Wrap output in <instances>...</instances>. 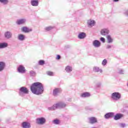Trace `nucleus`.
<instances>
[{
    "label": "nucleus",
    "mask_w": 128,
    "mask_h": 128,
    "mask_svg": "<svg viewBox=\"0 0 128 128\" xmlns=\"http://www.w3.org/2000/svg\"><path fill=\"white\" fill-rule=\"evenodd\" d=\"M30 90L34 94L40 96V94H42L44 88L42 84L40 82H36L31 85Z\"/></svg>",
    "instance_id": "nucleus-1"
},
{
    "label": "nucleus",
    "mask_w": 128,
    "mask_h": 128,
    "mask_svg": "<svg viewBox=\"0 0 128 128\" xmlns=\"http://www.w3.org/2000/svg\"><path fill=\"white\" fill-rule=\"evenodd\" d=\"M18 94L20 96H24V94H28V90L24 86H22L19 89Z\"/></svg>",
    "instance_id": "nucleus-2"
},
{
    "label": "nucleus",
    "mask_w": 128,
    "mask_h": 128,
    "mask_svg": "<svg viewBox=\"0 0 128 128\" xmlns=\"http://www.w3.org/2000/svg\"><path fill=\"white\" fill-rule=\"evenodd\" d=\"M111 98L113 100H120V99L122 98V94L118 92H114L112 94Z\"/></svg>",
    "instance_id": "nucleus-3"
},
{
    "label": "nucleus",
    "mask_w": 128,
    "mask_h": 128,
    "mask_svg": "<svg viewBox=\"0 0 128 128\" xmlns=\"http://www.w3.org/2000/svg\"><path fill=\"white\" fill-rule=\"evenodd\" d=\"M46 118L44 117H40L36 119V122L37 124L42 126V124H46Z\"/></svg>",
    "instance_id": "nucleus-4"
},
{
    "label": "nucleus",
    "mask_w": 128,
    "mask_h": 128,
    "mask_svg": "<svg viewBox=\"0 0 128 128\" xmlns=\"http://www.w3.org/2000/svg\"><path fill=\"white\" fill-rule=\"evenodd\" d=\"M92 46L95 48H98L102 46V43L98 40H94L92 42Z\"/></svg>",
    "instance_id": "nucleus-5"
},
{
    "label": "nucleus",
    "mask_w": 128,
    "mask_h": 128,
    "mask_svg": "<svg viewBox=\"0 0 128 128\" xmlns=\"http://www.w3.org/2000/svg\"><path fill=\"white\" fill-rule=\"evenodd\" d=\"M60 92H62V89L60 88H56L53 90L52 94L54 96H58V94H60Z\"/></svg>",
    "instance_id": "nucleus-6"
},
{
    "label": "nucleus",
    "mask_w": 128,
    "mask_h": 128,
    "mask_svg": "<svg viewBox=\"0 0 128 128\" xmlns=\"http://www.w3.org/2000/svg\"><path fill=\"white\" fill-rule=\"evenodd\" d=\"M26 22V18H21L18 20L16 21V24L18 26H21L22 24H24Z\"/></svg>",
    "instance_id": "nucleus-7"
},
{
    "label": "nucleus",
    "mask_w": 128,
    "mask_h": 128,
    "mask_svg": "<svg viewBox=\"0 0 128 128\" xmlns=\"http://www.w3.org/2000/svg\"><path fill=\"white\" fill-rule=\"evenodd\" d=\"M22 128H32V125L30 123L28 122H24L21 124Z\"/></svg>",
    "instance_id": "nucleus-8"
},
{
    "label": "nucleus",
    "mask_w": 128,
    "mask_h": 128,
    "mask_svg": "<svg viewBox=\"0 0 128 128\" xmlns=\"http://www.w3.org/2000/svg\"><path fill=\"white\" fill-rule=\"evenodd\" d=\"M87 24L88 28H92V26H94L96 24V21L92 19L88 20Z\"/></svg>",
    "instance_id": "nucleus-9"
},
{
    "label": "nucleus",
    "mask_w": 128,
    "mask_h": 128,
    "mask_svg": "<svg viewBox=\"0 0 128 128\" xmlns=\"http://www.w3.org/2000/svg\"><path fill=\"white\" fill-rule=\"evenodd\" d=\"M88 120L91 124H94L98 122V119L96 117H90L88 118Z\"/></svg>",
    "instance_id": "nucleus-10"
},
{
    "label": "nucleus",
    "mask_w": 128,
    "mask_h": 128,
    "mask_svg": "<svg viewBox=\"0 0 128 128\" xmlns=\"http://www.w3.org/2000/svg\"><path fill=\"white\" fill-rule=\"evenodd\" d=\"M114 116V114L112 112H110L106 114L104 118H106V120H108V118H112Z\"/></svg>",
    "instance_id": "nucleus-11"
},
{
    "label": "nucleus",
    "mask_w": 128,
    "mask_h": 128,
    "mask_svg": "<svg viewBox=\"0 0 128 128\" xmlns=\"http://www.w3.org/2000/svg\"><path fill=\"white\" fill-rule=\"evenodd\" d=\"M100 34L102 36H108L110 30L108 28L102 29L100 31Z\"/></svg>",
    "instance_id": "nucleus-12"
},
{
    "label": "nucleus",
    "mask_w": 128,
    "mask_h": 128,
    "mask_svg": "<svg viewBox=\"0 0 128 128\" xmlns=\"http://www.w3.org/2000/svg\"><path fill=\"white\" fill-rule=\"evenodd\" d=\"M4 38L8 40L12 38V34L10 32L7 31L4 33Z\"/></svg>",
    "instance_id": "nucleus-13"
},
{
    "label": "nucleus",
    "mask_w": 128,
    "mask_h": 128,
    "mask_svg": "<svg viewBox=\"0 0 128 128\" xmlns=\"http://www.w3.org/2000/svg\"><path fill=\"white\" fill-rule=\"evenodd\" d=\"M18 72L21 74H24L26 72V68L22 65H20L18 68Z\"/></svg>",
    "instance_id": "nucleus-14"
},
{
    "label": "nucleus",
    "mask_w": 128,
    "mask_h": 128,
    "mask_svg": "<svg viewBox=\"0 0 128 128\" xmlns=\"http://www.w3.org/2000/svg\"><path fill=\"white\" fill-rule=\"evenodd\" d=\"M86 34L84 32H80L78 36V38L80 40H84V38H86Z\"/></svg>",
    "instance_id": "nucleus-15"
},
{
    "label": "nucleus",
    "mask_w": 128,
    "mask_h": 128,
    "mask_svg": "<svg viewBox=\"0 0 128 128\" xmlns=\"http://www.w3.org/2000/svg\"><path fill=\"white\" fill-rule=\"evenodd\" d=\"M22 30L23 32H32V28H28L26 26H24L22 28Z\"/></svg>",
    "instance_id": "nucleus-16"
},
{
    "label": "nucleus",
    "mask_w": 128,
    "mask_h": 128,
    "mask_svg": "<svg viewBox=\"0 0 128 128\" xmlns=\"http://www.w3.org/2000/svg\"><path fill=\"white\" fill-rule=\"evenodd\" d=\"M38 0H31L30 4L32 6H38Z\"/></svg>",
    "instance_id": "nucleus-17"
},
{
    "label": "nucleus",
    "mask_w": 128,
    "mask_h": 128,
    "mask_svg": "<svg viewBox=\"0 0 128 128\" xmlns=\"http://www.w3.org/2000/svg\"><path fill=\"white\" fill-rule=\"evenodd\" d=\"M106 39L108 44H112V42H114V39L110 35H108L106 36Z\"/></svg>",
    "instance_id": "nucleus-18"
},
{
    "label": "nucleus",
    "mask_w": 128,
    "mask_h": 128,
    "mask_svg": "<svg viewBox=\"0 0 128 128\" xmlns=\"http://www.w3.org/2000/svg\"><path fill=\"white\" fill-rule=\"evenodd\" d=\"M65 70L66 72L70 74V72H72V67L70 66H66L65 68Z\"/></svg>",
    "instance_id": "nucleus-19"
},
{
    "label": "nucleus",
    "mask_w": 128,
    "mask_h": 128,
    "mask_svg": "<svg viewBox=\"0 0 128 128\" xmlns=\"http://www.w3.org/2000/svg\"><path fill=\"white\" fill-rule=\"evenodd\" d=\"M81 98H90V94L88 92H85L82 93L80 95Z\"/></svg>",
    "instance_id": "nucleus-20"
},
{
    "label": "nucleus",
    "mask_w": 128,
    "mask_h": 128,
    "mask_svg": "<svg viewBox=\"0 0 128 128\" xmlns=\"http://www.w3.org/2000/svg\"><path fill=\"white\" fill-rule=\"evenodd\" d=\"M122 118V114H117L114 116V120H120V118Z\"/></svg>",
    "instance_id": "nucleus-21"
},
{
    "label": "nucleus",
    "mask_w": 128,
    "mask_h": 128,
    "mask_svg": "<svg viewBox=\"0 0 128 128\" xmlns=\"http://www.w3.org/2000/svg\"><path fill=\"white\" fill-rule=\"evenodd\" d=\"M8 44L6 42H1L0 43V48H8Z\"/></svg>",
    "instance_id": "nucleus-22"
},
{
    "label": "nucleus",
    "mask_w": 128,
    "mask_h": 128,
    "mask_svg": "<svg viewBox=\"0 0 128 128\" xmlns=\"http://www.w3.org/2000/svg\"><path fill=\"white\" fill-rule=\"evenodd\" d=\"M93 70L95 72H102V70L100 69V68L98 66H95L93 68Z\"/></svg>",
    "instance_id": "nucleus-23"
},
{
    "label": "nucleus",
    "mask_w": 128,
    "mask_h": 128,
    "mask_svg": "<svg viewBox=\"0 0 128 128\" xmlns=\"http://www.w3.org/2000/svg\"><path fill=\"white\" fill-rule=\"evenodd\" d=\"M6 66V63L4 62H0V72L4 70V67Z\"/></svg>",
    "instance_id": "nucleus-24"
},
{
    "label": "nucleus",
    "mask_w": 128,
    "mask_h": 128,
    "mask_svg": "<svg viewBox=\"0 0 128 128\" xmlns=\"http://www.w3.org/2000/svg\"><path fill=\"white\" fill-rule=\"evenodd\" d=\"M25 37L24 34H20L18 36V40H21L22 42V40H24Z\"/></svg>",
    "instance_id": "nucleus-25"
},
{
    "label": "nucleus",
    "mask_w": 128,
    "mask_h": 128,
    "mask_svg": "<svg viewBox=\"0 0 128 128\" xmlns=\"http://www.w3.org/2000/svg\"><path fill=\"white\" fill-rule=\"evenodd\" d=\"M52 122L54 124H60V121L58 119H55L52 121Z\"/></svg>",
    "instance_id": "nucleus-26"
},
{
    "label": "nucleus",
    "mask_w": 128,
    "mask_h": 128,
    "mask_svg": "<svg viewBox=\"0 0 128 128\" xmlns=\"http://www.w3.org/2000/svg\"><path fill=\"white\" fill-rule=\"evenodd\" d=\"M54 106H55L56 110L57 108H62V107L60 106V102H59L56 104H54Z\"/></svg>",
    "instance_id": "nucleus-27"
},
{
    "label": "nucleus",
    "mask_w": 128,
    "mask_h": 128,
    "mask_svg": "<svg viewBox=\"0 0 128 128\" xmlns=\"http://www.w3.org/2000/svg\"><path fill=\"white\" fill-rule=\"evenodd\" d=\"M0 2L6 6L8 4V0H0Z\"/></svg>",
    "instance_id": "nucleus-28"
},
{
    "label": "nucleus",
    "mask_w": 128,
    "mask_h": 128,
    "mask_svg": "<svg viewBox=\"0 0 128 128\" xmlns=\"http://www.w3.org/2000/svg\"><path fill=\"white\" fill-rule=\"evenodd\" d=\"M48 110H55L56 106H54V104L51 107H48Z\"/></svg>",
    "instance_id": "nucleus-29"
},
{
    "label": "nucleus",
    "mask_w": 128,
    "mask_h": 128,
    "mask_svg": "<svg viewBox=\"0 0 128 128\" xmlns=\"http://www.w3.org/2000/svg\"><path fill=\"white\" fill-rule=\"evenodd\" d=\"M60 104L61 106V108H64L66 106V104L64 102H60Z\"/></svg>",
    "instance_id": "nucleus-30"
},
{
    "label": "nucleus",
    "mask_w": 128,
    "mask_h": 128,
    "mask_svg": "<svg viewBox=\"0 0 128 128\" xmlns=\"http://www.w3.org/2000/svg\"><path fill=\"white\" fill-rule=\"evenodd\" d=\"M36 72L33 70L30 71V76H36Z\"/></svg>",
    "instance_id": "nucleus-31"
},
{
    "label": "nucleus",
    "mask_w": 128,
    "mask_h": 128,
    "mask_svg": "<svg viewBox=\"0 0 128 128\" xmlns=\"http://www.w3.org/2000/svg\"><path fill=\"white\" fill-rule=\"evenodd\" d=\"M53 28H54L51 26L45 28L46 30H47V31L50 30H52Z\"/></svg>",
    "instance_id": "nucleus-32"
},
{
    "label": "nucleus",
    "mask_w": 128,
    "mask_h": 128,
    "mask_svg": "<svg viewBox=\"0 0 128 128\" xmlns=\"http://www.w3.org/2000/svg\"><path fill=\"white\" fill-rule=\"evenodd\" d=\"M38 64H40V66H44V60H39Z\"/></svg>",
    "instance_id": "nucleus-33"
},
{
    "label": "nucleus",
    "mask_w": 128,
    "mask_h": 128,
    "mask_svg": "<svg viewBox=\"0 0 128 128\" xmlns=\"http://www.w3.org/2000/svg\"><path fill=\"white\" fill-rule=\"evenodd\" d=\"M46 74L48 76H54V72H50V71H48L46 72Z\"/></svg>",
    "instance_id": "nucleus-34"
},
{
    "label": "nucleus",
    "mask_w": 128,
    "mask_h": 128,
    "mask_svg": "<svg viewBox=\"0 0 128 128\" xmlns=\"http://www.w3.org/2000/svg\"><path fill=\"white\" fill-rule=\"evenodd\" d=\"M108 62L106 60V59H104L102 62V66H106Z\"/></svg>",
    "instance_id": "nucleus-35"
},
{
    "label": "nucleus",
    "mask_w": 128,
    "mask_h": 128,
    "mask_svg": "<svg viewBox=\"0 0 128 128\" xmlns=\"http://www.w3.org/2000/svg\"><path fill=\"white\" fill-rule=\"evenodd\" d=\"M120 128H126V124L120 123L119 124Z\"/></svg>",
    "instance_id": "nucleus-36"
},
{
    "label": "nucleus",
    "mask_w": 128,
    "mask_h": 128,
    "mask_svg": "<svg viewBox=\"0 0 128 128\" xmlns=\"http://www.w3.org/2000/svg\"><path fill=\"white\" fill-rule=\"evenodd\" d=\"M112 48V45L109 44H107L106 46V50H110V48Z\"/></svg>",
    "instance_id": "nucleus-37"
},
{
    "label": "nucleus",
    "mask_w": 128,
    "mask_h": 128,
    "mask_svg": "<svg viewBox=\"0 0 128 128\" xmlns=\"http://www.w3.org/2000/svg\"><path fill=\"white\" fill-rule=\"evenodd\" d=\"M100 40L101 42H104V43L106 42V38H104L102 37L100 38Z\"/></svg>",
    "instance_id": "nucleus-38"
},
{
    "label": "nucleus",
    "mask_w": 128,
    "mask_h": 128,
    "mask_svg": "<svg viewBox=\"0 0 128 128\" xmlns=\"http://www.w3.org/2000/svg\"><path fill=\"white\" fill-rule=\"evenodd\" d=\"M124 71L122 70H120L118 72V74H124Z\"/></svg>",
    "instance_id": "nucleus-39"
},
{
    "label": "nucleus",
    "mask_w": 128,
    "mask_h": 128,
    "mask_svg": "<svg viewBox=\"0 0 128 128\" xmlns=\"http://www.w3.org/2000/svg\"><path fill=\"white\" fill-rule=\"evenodd\" d=\"M124 14H125V16H128V10H126L124 12Z\"/></svg>",
    "instance_id": "nucleus-40"
},
{
    "label": "nucleus",
    "mask_w": 128,
    "mask_h": 128,
    "mask_svg": "<svg viewBox=\"0 0 128 128\" xmlns=\"http://www.w3.org/2000/svg\"><path fill=\"white\" fill-rule=\"evenodd\" d=\"M56 60H60V56L57 55V56L56 57Z\"/></svg>",
    "instance_id": "nucleus-41"
},
{
    "label": "nucleus",
    "mask_w": 128,
    "mask_h": 128,
    "mask_svg": "<svg viewBox=\"0 0 128 128\" xmlns=\"http://www.w3.org/2000/svg\"><path fill=\"white\" fill-rule=\"evenodd\" d=\"M118 0H114V2H118Z\"/></svg>",
    "instance_id": "nucleus-42"
},
{
    "label": "nucleus",
    "mask_w": 128,
    "mask_h": 128,
    "mask_svg": "<svg viewBox=\"0 0 128 128\" xmlns=\"http://www.w3.org/2000/svg\"><path fill=\"white\" fill-rule=\"evenodd\" d=\"M88 110H92V108H89Z\"/></svg>",
    "instance_id": "nucleus-43"
},
{
    "label": "nucleus",
    "mask_w": 128,
    "mask_h": 128,
    "mask_svg": "<svg viewBox=\"0 0 128 128\" xmlns=\"http://www.w3.org/2000/svg\"><path fill=\"white\" fill-rule=\"evenodd\" d=\"M92 128H97L96 127H92Z\"/></svg>",
    "instance_id": "nucleus-44"
}]
</instances>
